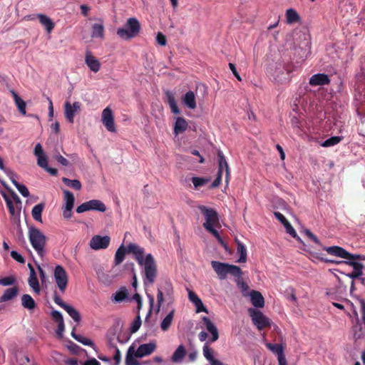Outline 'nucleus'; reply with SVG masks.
<instances>
[{
  "label": "nucleus",
  "instance_id": "nucleus-64",
  "mask_svg": "<svg viewBox=\"0 0 365 365\" xmlns=\"http://www.w3.org/2000/svg\"><path fill=\"white\" fill-rule=\"evenodd\" d=\"M34 153L36 157L44 155L43 148L40 143H37L36 145V146L34 148Z\"/></svg>",
  "mask_w": 365,
  "mask_h": 365
},
{
  "label": "nucleus",
  "instance_id": "nucleus-54",
  "mask_svg": "<svg viewBox=\"0 0 365 365\" xmlns=\"http://www.w3.org/2000/svg\"><path fill=\"white\" fill-rule=\"evenodd\" d=\"M156 41L160 46H165L167 44L166 36L161 32H158L156 36Z\"/></svg>",
  "mask_w": 365,
  "mask_h": 365
},
{
  "label": "nucleus",
  "instance_id": "nucleus-15",
  "mask_svg": "<svg viewBox=\"0 0 365 365\" xmlns=\"http://www.w3.org/2000/svg\"><path fill=\"white\" fill-rule=\"evenodd\" d=\"M353 338L356 342L365 339V323L356 317V323L352 327Z\"/></svg>",
  "mask_w": 365,
  "mask_h": 365
},
{
  "label": "nucleus",
  "instance_id": "nucleus-3",
  "mask_svg": "<svg viewBox=\"0 0 365 365\" xmlns=\"http://www.w3.org/2000/svg\"><path fill=\"white\" fill-rule=\"evenodd\" d=\"M202 320L205 325L207 330L212 335L209 341L205 342L202 347L203 356L210 363L211 365H223L220 360L215 358V351L212 347L210 346V343L215 342L219 339L218 329L208 317H203Z\"/></svg>",
  "mask_w": 365,
  "mask_h": 365
},
{
  "label": "nucleus",
  "instance_id": "nucleus-60",
  "mask_svg": "<svg viewBox=\"0 0 365 365\" xmlns=\"http://www.w3.org/2000/svg\"><path fill=\"white\" fill-rule=\"evenodd\" d=\"M306 235L311 240H312L314 242H315L316 244L317 245H319L320 244V242L319 240V239L317 238V237L314 235L309 230H306L304 231Z\"/></svg>",
  "mask_w": 365,
  "mask_h": 365
},
{
  "label": "nucleus",
  "instance_id": "nucleus-6",
  "mask_svg": "<svg viewBox=\"0 0 365 365\" xmlns=\"http://www.w3.org/2000/svg\"><path fill=\"white\" fill-rule=\"evenodd\" d=\"M141 29L140 24L136 18H129L124 28L117 30V35L122 39L130 40L136 37Z\"/></svg>",
  "mask_w": 365,
  "mask_h": 365
},
{
  "label": "nucleus",
  "instance_id": "nucleus-27",
  "mask_svg": "<svg viewBox=\"0 0 365 365\" xmlns=\"http://www.w3.org/2000/svg\"><path fill=\"white\" fill-rule=\"evenodd\" d=\"M187 354L186 349L184 345L180 344L175 349L171 356L173 363H181Z\"/></svg>",
  "mask_w": 365,
  "mask_h": 365
},
{
  "label": "nucleus",
  "instance_id": "nucleus-61",
  "mask_svg": "<svg viewBox=\"0 0 365 365\" xmlns=\"http://www.w3.org/2000/svg\"><path fill=\"white\" fill-rule=\"evenodd\" d=\"M5 200L9 212L11 213V215H14L15 214V207L13 202L9 197H6Z\"/></svg>",
  "mask_w": 365,
  "mask_h": 365
},
{
  "label": "nucleus",
  "instance_id": "nucleus-52",
  "mask_svg": "<svg viewBox=\"0 0 365 365\" xmlns=\"http://www.w3.org/2000/svg\"><path fill=\"white\" fill-rule=\"evenodd\" d=\"M286 229V231L288 234H289L292 237H297V232L294 227L291 225V224L287 221L286 223L283 225Z\"/></svg>",
  "mask_w": 365,
  "mask_h": 365
},
{
  "label": "nucleus",
  "instance_id": "nucleus-55",
  "mask_svg": "<svg viewBox=\"0 0 365 365\" xmlns=\"http://www.w3.org/2000/svg\"><path fill=\"white\" fill-rule=\"evenodd\" d=\"M359 304H360V313L361 315V318L360 321L361 322L365 323V300L363 299H359Z\"/></svg>",
  "mask_w": 365,
  "mask_h": 365
},
{
  "label": "nucleus",
  "instance_id": "nucleus-30",
  "mask_svg": "<svg viewBox=\"0 0 365 365\" xmlns=\"http://www.w3.org/2000/svg\"><path fill=\"white\" fill-rule=\"evenodd\" d=\"M19 288L17 287L6 289L3 295L0 297V302H4L13 299L17 296Z\"/></svg>",
  "mask_w": 365,
  "mask_h": 365
},
{
  "label": "nucleus",
  "instance_id": "nucleus-28",
  "mask_svg": "<svg viewBox=\"0 0 365 365\" xmlns=\"http://www.w3.org/2000/svg\"><path fill=\"white\" fill-rule=\"evenodd\" d=\"M37 18H38L40 24L45 27L47 33L50 34L51 32V31L53 29L54 26H55L53 21L49 17H48L46 15L41 14H38Z\"/></svg>",
  "mask_w": 365,
  "mask_h": 365
},
{
  "label": "nucleus",
  "instance_id": "nucleus-31",
  "mask_svg": "<svg viewBox=\"0 0 365 365\" xmlns=\"http://www.w3.org/2000/svg\"><path fill=\"white\" fill-rule=\"evenodd\" d=\"M89 210H96L99 212H105L106 207L105 204L99 200H91L87 201Z\"/></svg>",
  "mask_w": 365,
  "mask_h": 365
},
{
  "label": "nucleus",
  "instance_id": "nucleus-17",
  "mask_svg": "<svg viewBox=\"0 0 365 365\" xmlns=\"http://www.w3.org/2000/svg\"><path fill=\"white\" fill-rule=\"evenodd\" d=\"M120 329L118 325H114L111 327L107 331L106 341L109 347H115L117 336L119 334Z\"/></svg>",
  "mask_w": 365,
  "mask_h": 365
},
{
  "label": "nucleus",
  "instance_id": "nucleus-46",
  "mask_svg": "<svg viewBox=\"0 0 365 365\" xmlns=\"http://www.w3.org/2000/svg\"><path fill=\"white\" fill-rule=\"evenodd\" d=\"M14 185L24 197L29 196V191L24 185L20 184L18 182H14Z\"/></svg>",
  "mask_w": 365,
  "mask_h": 365
},
{
  "label": "nucleus",
  "instance_id": "nucleus-53",
  "mask_svg": "<svg viewBox=\"0 0 365 365\" xmlns=\"http://www.w3.org/2000/svg\"><path fill=\"white\" fill-rule=\"evenodd\" d=\"M148 298L149 299L150 309H149L148 313V314H147V316L145 317V323L148 322V319L150 318V317L151 315L153 307V304H154V297H153V296L151 295V294H148Z\"/></svg>",
  "mask_w": 365,
  "mask_h": 365
},
{
  "label": "nucleus",
  "instance_id": "nucleus-25",
  "mask_svg": "<svg viewBox=\"0 0 365 365\" xmlns=\"http://www.w3.org/2000/svg\"><path fill=\"white\" fill-rule=\"evenodd\" d=\"M51 315L53 320L58 323L57 334L61 335L65 329L63 318L61 313L57 310H53L51 312Z\"/></svg>",
  "mask_w": 365,
  "mask_h": 365
},
{
  "label": "nucleus",
  "instance_id": "nucleus-37",
  "mask_svg": "<svg viewBox=\"0 0 365 365\" xmlns=\"http://www.w3.org/2000/svg\"><path fill=\"white\" fill-rule=\"evenodd\" d=\"M175 314V309H173L170 313L163 319L160 324V328L163 331H165L170 328L173 320Z\"/></svg>",
  "mask_w": 365,
  "mask_h": 365
},
{
  "label": "nucleus",
  "instance_id": "nucleus-4",
  "mask_svg": "<svg viewBox=\"0 0 365 365\" xmlns=\"http://www.w3.org/2000/svg\"><path fill=\"white\" fill-rule=\"evenodd\" d=\"M324 250L331 255L347 259V262H344L351 266L354 270L364 271L363 264L359 262L365 259L364 255L351 254L339 246L326 247Z\"/></svg>",
  "mask_w": 365,
  "mask_h": 365
},
{
  "label": "nucleus",
  "instance_id": "nucleus-57",
  "mask_svg": "<svg viewBox=\"0 0 365 365\" xmlns=\"http://www.w3.org/2000/svg\"><path fill=\"white\" fill-rule=\"evenodd\" d=\"M54 158L57 160L58 163H59L62 165H68V160L64 157H63L61 155H60L58 153L55 155Z\"/></svg>",
  "mask_w": 365,
  "mask_h": 365
},
{
  "label": "nucleus",
  "instance_id": "nucleus-8",
  "mask_svg": "<svg viewBox=\"0 0 365 365\" xmlns=\"http://www.w3.org/2000/svg\"><path fill=\"white\" fill-rule=\"evenodd\" d=\"M217 157H218V163H219L218 172H217V178H215V180L212 182V183L210 186V188L217 187L220 185L221 181H222V173L224 170L225 171V182L227 183V185L229 183L230 173V168H229L228 163L226 160V158L221 151H218Z\"/></svg>",
  "mask_w": 365,
  "mask_h": 365
},
{
  "label": "nucleus",
  "instance_id": "nucleus-2",
  "mask_svg": "<svg viewBox=\"0 0 365 365\" xmlns=\"http://www.w3.org/2000/svg\"><path fill=\"white\" fill-rule=\"evenodd\" d=\"M211 265L220 279H225L227 274H230L236 278L235 282L242 292L249 289V286L242 279L243 272L240 267L218 261H212Z\"/></svg>",
  "mask_w": 365,
  "mask_h": 365
},
{
  "label": "nucleus",
  "instance_id": "nucleus-21",
  "mask_svg": "<svg viewBox=\"0 0 365 365\" xmlns=\"http://www.w3.org/2000/svg\"><path fill=\"white\" fill-rule=\"evenodd\" d=\"M28 266L30 269V276L28 280L29 284L36 292H39L40 286L35 269L31 264H29Z\"/></svg>",
  "mask_w": 365,
  "mask_h": 365
},
{
  "label": "nucleus",
  "instance_id": "nucleus-1",
  "mask_svg": "<svg viewBox=\"0 0 365 365\" xmlns=\"http://www.w3.org/2000/svg\"><path fill=\"white\" fill-rule=\"evenodd\" d=\"M127 252L132 253L138 264L143 266V284L145 286L153 284L158 275L156 262L151 254H148L144 257V248L139 245L130 243L127 246Z\"/></svg>",
  "mask_w": 365,
  "mask_h": 365
},
{
  "label": "nucleus",
  "instance_id": "nucleus-16",
  "mask_svg": "<svg viewBox=\"0 0 365 365\" xmlns=\"http://www.w3.org/2000/svg\"><path fill=\"white\" fill-rule=\"evenodd\" d=\"M156 344L155 342H150L148 344H143L138 346L135 353L136 358H142L145 356H148L155 351L156 349Z\"/></svg>",
  "mask_w": 365,
  "mask_h": 365
},
{
  "label": "nucleus",
  "instance_id": "nucleus-39",
  "mask_svg": "<svg viewBox=\"0 0 365 365\" xmlns=\"http://www.w3.org/2000/svg\"><path fill=\"white\" fill-rule=\"evenodd\" d=\"M91 36L93 38H104V26L103 24H94L93 25Z\"/></svg>",
  "mask_w": 365,
  "mask_h": 365
},
{
  "label": "nucleus",
  "instance_id": "nucleus-33",
  "mask_svg": "<svg viewBox=\"0 0 365 365\" xmlns=\"http://www.w3.org/2000/svg\"><path fill=\"white\" fill-rule=\"evenodd\" d=\"M286 19L288 24H293L300 21V16L293 9H289L286 11Z\"/></svg>",
  "mask_w": 365,
  "mask_h": 365
},
{
  "label": "nucleus",
  "instance_id": "nucleus-29",
  "mask_svg": "<svg viewBox=\"0 0 365 365\" xmlns=\"http://www.w3.org/2000/svg\"><path fill=\"white\" fill-rule=\"evenodd\" d=\"M182 102L187 108L195 109L197 105L194 92L192 91H187L184 96Z\"/></svg>",
  "mask_w": 365,
  "mask_h": 365
},
{
  "label": "nucleus",
  "instance_id": "nucleus-32",
  "mask_svg": "<svg viewBox=\"0 0 365 365\" xmlns=\"http://www.w3.org/2000/svg\"><path fill=\"white\" fill-rule=\"evenodd\" d=\"M135 349L133 346H130L127 351L125 356V365H140L139 362L135 359Z\"/></svg>",
  "mask_w": 365,
  "mask_h": 365
},
{
  "label": "nucleus",
  "instance_id": "nucleus-10",
  "mask_svg": "<svg viewBox=\"0 0 365 365\" xmlns=\"http://www.w3.org/2000/svg\"><path fill=\"white\" fill-rule=\"evenodd\" d=\"M249 313L252 317L254 324L257 326L259 330L270 327L269 319L267 318L262 312L250 308L249 309Z\"/></svg>",
  "mask_w": 365,
  "mask_h": 365
},
{
  "label": "nucleus",
  "instance_id": "nucleus-47",
  "mask_svg": "<svg viewBox=\"0 0 365 365\" xmlns=\"http://www.w3.org/2000/svg\"><path fill=\"white\" fill-rule=\"evenodd\" d=\"M16 277L14 276H9L0 279V285L2 286H10L16 282Z\"/></svg>",
  "mask_w": 365,
  "mask_h": 365
},
{
  "label": "nucleus",
  "instance_id": "nucleus-38",
  "mask_svg": "<svg viewBox=\"0 0 365 365\" xmlns=\"http://www.w3.org/2000/svg\"><path fill=\"white\" fill-rule=\"evenodd\" d=\"M75 330L76 328L74 327L71 331V336L74 339H76V341H78V342L81 343L83 345L94 347L95 344L91 339L86 338L80 334H77L75 332Z\"/></svg>",
  "mask_w": 365,
  "mask_h": 365
},
{
  "label": "nucleus",
  "instance_id": "nucleus-36",
  "mask_svg": "<svg viewBox=\"0 0 365 365\" xmlns=\"http://www.w3.org/2000/svg\"><path fill=\"white\" fill-rule=\"evenodd\" d=\"M21 304L24 308L29 310L34 309L36 307V302L34 299L27 294H25L21 297Z\"/></svg>",
  "mask_w": 365,
  "mask_h": 365
},
{
  "label": "nucleus",
  "instance_id": "nucleus-45",
  "mask_svg": "<svg viewBox=\"0 0 365 365\" xmlns=\"http://www.w3.org/2000/svg\"><path fill=\"white\" fill-rule=\"evenodd\" d=\"M342 140V137L340 136H334L328 138L325 141H324L322 144L323 147H330L335 145L341 142Z\"/></svg>",
  "mask_w": 365,
  "mask_h": 365
},
{
  "label": "nucleus",
  "instance_id": "nucleus-48",
  "mask_svg": "<svg viewBox=\"0 0 365 365\" xmlns=\"http://www.w3.org/2000/svg\"><path fill=\"white\" fill-rule=\"evenodd\" d=\"M140 325H141V319H140V314L138 313L135 319L132 323V325L130 327V332L131 333L136 332L140 329Z\"/></svg>",
  "mask_w": 365,
  "mask_h": 365
},
{
  "label": "nucleus",
  "instance_id": "nucleus-44",
  "mask_svg": "<svg viewBox=\"0 0 365 365\" xmlns=\"http://www.w3.org/2000/svg\"><path fill=\"white\" fill-rule=\"evenodd\" d=\"M267 347L270 351L275 353L277 355V357L281 356L284 354L283 347L279 344H273L271 343H268V344H267Z\"/></svg>",
  "mask_w": 365,
  "mask_h": 365
},
{
  "label": "nucleus",
  "instance_id": "nucleus-9",
  "mask_svg": "<svg viewBox=\"0 0 365 365\" xmlns=\"http://www.w3.org/2000/svg\"><path fill=\"white\" fill-rule=\"evenodd\" d=\"M53 276L60 292L64 293L68 284V277L66 271L61 265H57L54 269Z\"/></svg>",
  "mask_w": 365,
  "mask_h": 365
},
{
  "label": "nucleus",
  "instance_id": "nucleus-13",
  "mask_svg": "<svg viewBox=\"0 0 365 365\" xmlns=\"http://www.w3.org/2000/svg\"><path fill=\"white\" fill-rule=\"evenodd\" d=\"M110 241L109 236L94 235L90 241V247L94 250L106 249L109 246Z\"/></svg>",
  "mask_w": 365,
  "mask_h": 365
},
{
  "label": "nucleus",
  "instance_id": "nucleus-43",
  "mask_svg": "<svg viewBox=\"0 0 365 365\" xmlns=\"http://www.w3.org/2000/svg\"><path fill=\"white\" fill-rule=\"evenodd\" d=\"M63 194H64V200L66 201V204H65L64 207H66L68 209L73 208L74 201H75L73 194L71 192H70L69 190H64Z\"/></svg>",
  "mask_w": 365,
  "mask_h": 365
},
{
  "label": "nucleus",
  "instance_id": "nucleus-5",
  "mask_svg": "<svg viewBox=\"0 0 365 365\" xmlns=\"http://www.w3.org/2000/svg\"><path fill=\"white\" fill-rule=\"evenodd\" d=\"M200 210L205 217V222L203 223L205 229L215 237L219 242H222L218 231L215 229V227L219 224L217 212L212 208H207L205 206L200 207Z\"/></svg>",
  "mask_w": 365,
  "mask_h": 365
},
{
  "label": "nucleus",
  "instance_id": "nucleus-19",
  "mask_svg": "<svg viewBox=\"0 0 365 365\" xmlns=\"http://www.w3.org/2000/svg\"><path fill=\"white\" fill-rule=\"evenodd\" d=\"M85 62L88 67L94 73H97L101 68L100 61L91 54V51L86 53Z\"/></svg>",
  "mask_w": 365,
  "mask_h": 365
},
{
  "label": "nucleus",
  "instance_id": "nucleus-49",
  "mask_svg": "<svg viewBox=\"0 0 365 365\" xmlns=\"http://www.w3.org/2000/svg\"><path fill=\"white\" fill-rule=\"evenodd\" d=\"M164 302V297H163V292L160 289H158V294H157V309H156V313H159L160 310V307L162 304Z\"/></svg>",
  "mask_w": 365,
  "mask_h": 365
},
{
  "label": "nucleus",
  "instance_id": "nucleus-12",
  "mask_svg": "<svg viewBox=\"0 0 365 365\" xmlns=\"http://www.w3.org/2000/svg\"><path fill=\"white\" fill-rule=\"evenodd\" d=\"M102 123L108 131L112 133L116 131L113 113L109 107L104 108L102 112Z\"/></svg>",
  "mask_w": 365,
  "mask_h": 365
},
{
  "label": "nucleus",
  "instance_id": "nucleus-34",
  "mask_svg": "<svg viewBox=\"0 0 365 365\" xmlns=\"http://www.w3.org/2000/svg\"><path fill=\"white\" fill-rule=\"evenodd\" d=\"M45 204L41 202L38 205H36L31 211L33 218L40 222H42V212L44 209Z\"/></svg>",
  "mask_w": 365,
  "mask_h": 365
},
{
  "label": "nucleus",
  "instance_id": "nucleus-22",
  "mask_svg": "<svg viewBox=\"0 0 365 365\" xmlns=\"http://www.w3.org/2000/svg\"><path fill=\"white\" fill-rule=\"evenodd\" d=\"M250 295L251 302L255 307L262 308L264 306V297L259 292L252 290Z\"/></svg>",
  "mask_w": 365,
  "mask_h": 365
},
{
  "label": "nucleus",
  "instance_id": "nucleus-23",
  "mask_svg": "<svg viewBox=\"0 0 365 365\" xmlns=\"http://www.w3.org/2000/svg\"><path fill=\"white\" fill-rule=\"evenodd\" d=\"M10 93L14 98V101L15 102V104L21 114L23 115H25L26 114V102L17 94V93L14 91L11 90Z\"/></svg>",
  "mask_w": 365,
  "mask_h": 365
},
{
  "label": "nucleus",
  "instance_id": "nucleus-62",
  "mask_svg": "<svg viewBox=\"0 0 365 365\" xmlns=\"http://www.w3.org/2000/svg\"><path fill=\"white\" fill-rule=\"evenodd\" d=\"M285 70L284 65L281 63H277L276 65V71H275V76L279 77L280 74H284V71Z\"/></svg>",
  "mask_w": 365,
  "mask_h": 365
},
{
  "label": "nucleus",
  "instance_id": "nucleus-24",
  "mask_svg": "<svg viewBox=\"0 0 365 365\" xmlns=\"http://www.w3.org/2000/svg\"><path fill=\"white\" fill-rule=\"evenodd\" d=\"M188 127L187 120L182 117L176 118L175 123L174 125L173 133L175 135L185 132Z\"/></svg>",
  "mask_w": 365,
  "mask_h": 365
},
{
  "label": "nucleus",
  "instance_id": "nucleus-26",
  "mask_svg": "<svg viewBox=\"0 0 365 365\" xmlns=\"http://www.w3.org/2000/svg\"><path fill=\"white\" fill-rule=\"evenodd\" d=\"M356 79L359 83V88H362L365 101V56L361 59V73L356 75Z\"/></svg>",
  "mask_w": 365,
  "mask_h": 365
},
{
  "label": "nucleus",
  "instance_id": "nucleus-7",
  "mask_svg": "<svg viewBox=\"0 0 365 365\" xmlns=\"http://www.w3.org/2000/svg\"><path fill=\"white\" fill-rule=\"evenodd\" d=\"M29 237L31 244L38 255L43 257L44 255V247L46 243V236L39 229L31 227L29 230Z\"/></svg>",
  "mask_w": 365,
  "mask_h": 365
},
{
  "label": "nucleus",
  "instance_id": "nucleus-42",
  "mask_svg": "<svg viewBox=\"0 0 365 365\" xmlns=\"http://www.w3.org/2000/svg\"><path fill=\"white\" fill-rule=\"evenodd\" d=\"M190 180L193 183L195 189L199 190L201 187L205 185L210 181V179L206 178L192 177Z\"/></svg>",
  "mask_w": 365,
  "mask_h": 365
},
{
  "label": "nucleus",
  "instance_id": "nucleus-35",
  "mask_svg": "<svg viewBox=\"0 0 365 365\" xmlns=\"http://www.w3.org/2000/svg\"><path fill=\"white\" fill-rule=\"evenodd\" d=\"M126 252L127 247H125L124 245H122L118 247L115 255V265H118L123 262Z\"/></svg>",
  "mask_w": 365,
  "mask_h": 365
},
{
  "label": "nucleus",
  "instance_id": "nucleus-50",
  "mask_svg": "<svg viewBox=\"0 0 365 365\" xmlns=\"http://www.w3.org/2000/svg\"><path fill=\"white\" fill-rule=\"evenodd\" d=\"M37 158V165L42 168L43 169H45L46 168V167L48 166V160H47V157L46 156V155H40L38 157H36Z\"/></svg>",
  "mask_w": 365,
  "mask_h": 365
},
{
  "label": "nucleus",
  "instance_id": "nucleus-41",
  "mask_svg": "<svg viewBox=\"0 0 365 365\" xmlns=\"http://www.w3.org/2000/svg\"><path fill=\"white\" fill-rule=\"evenodd\" d=\"M128 293L125 287H121L113 294V301L115 302H121L128 297Z\"/></svg>",
  "mask_w": 365,
  "mask_h": 365
},
{
  "label": "nucleus",
  "instance_id": "nucleus-20",
  "mask_svg": "<svg viewBox=\"0 0 365 365\" xmlns=\"http://www.w3.org/2000/svg\"><path fill=\"white\" fill-rule=\"evenodd\" d=\"M189 300L192 302L196 307V312H205L208 313L207 308L203 305L202 300L198 297L195 292L189 290L188 292Z\"/></svg>",
  "mask_w": 365,
  "mask_h": 365
},
{
  "label": "nucleus",
  "instance_id": "nucleus-51",
  "mask_svg": "<svg viewBox=\"0 0 365 365\" xmlns=\"http://www.w3.org/2000/svg\"><path fill=\"white\" fill-rule=\"evenodd\" d=\"M130 339L129 334L126 332L122 333L119 332V334L117 336V341L120 344H125Z\"/></svg>",
  "mask_w": 365,
  "mask_h": 365
},
{
  "label": "nucleus",
  "instance_id": "nucleus-63",
  "mask_svg": "<svg viewBox=\"0 0 365 365\" xmlns=\"http://www.w3.org/2000/svg\"><path fill=\"white\" fill-rule=\"evenodd\" d=\"M86 211H89V207H88L87 202L82 203L81 205L78 206L76 208V212L78 213H82V212H84Z\"/></svg>",
  "mask_w": 365,
  "mask_h": 365
},
{
  "label": "nucleus",
  "instance_id": "nucleus-56",
  "mask_svg": "<svg viewBox=\"0 0 365 365\" xmlns=\"http://www.w3.org/2000/svg\"><path fill=\"white\" fill-rule=\"evenodd\" d=\"M115 349V354L113 355V360L115 361V365H119L121 361V353L119 349L117 347H113Z\"/></svg>",
  "mask_w": 365,
  "mask_h": 365
},
{
  "label": "nucleus",
  "instance_id": "nucleus-14",
  "mask_svg": "<svg viewBox=\"0 0 365 365\" xmlns=\"http://www.w3.org/2000/svg\"><path fill=\"white\" fill-rule=\"evenodd\" d=\"M81 103L76 101L73 104L70 102L65 103V117L69 123H73L74 121V115L76 112L81 110Z\"/></svg>",
  "mask_w": 365,
  "mask_h": 365
},
{
  "label": "nucleus",
  "instance_id": "nucleus-59",
  "mask_svg": "<svg viewBox=\"0 0 365 365\" xmlns=\"http://www.w3.org/2000/svg\"><path fill=\"white\" fill-rule=\"evenodd\" d=\"M364 271L353 270V272L348 274L351 279H359L361 282V277L363 276Z\"/></svg>",
  "mask_w": 365,
  "mask_h": 365
},
{
  "label": "nucleus",
  "instance_id": "nucleus-40",
  "mask_svg": "<svg viewBox=\"0 0 365 365\" xmlns=\"http://www.w3.org/2000/svg\"><path fill=\"white\" fill-rule=\"evenodd\" d=\"M237 252L240 255V258L237 262L239 263L245 262L247 261V249L240 241H237Z\"/></svg>",
  "mask_w": 365,
  "mask_h": 365
},
{
  "label": "nucleus",
  "instance_id": "nucleus-18",
  "mask_svg": "<svg viewBox=\"0 0 365 365\" xmlns=\"http://www.w3.org/2000/svg\"><path fill=\"white\" fill-rule=\"evenodd\" d=\"M330 83V79L328 75L324 73H317L313 75L309 79V84L312 86H325Z\"/></svg>",
  "mask_w": 365,
  "mask_h": 365
},
{
  "label": "nucleus",
  "instance_id": "nucleus-58",
  "mask_svg": "<svg viewBox=\"0 0 365 365\" xmlns=\"http://www.w3.org/2000/svg\"><path fill=\"white\" fill-rule=\"evenodd\" d=\"M11 257L15 259L16 261H17L18 262H20V263H24L25 262V259L24 258L22 257L21 255H20L19 252H17L16 251H11Z\"/></svg>",
  "mask_w": 365,
  "mask_h": 365
},
{
  "label": "nucleus",
  "instance_id": "nucleus-11",
  "mask_svg": "<svg viewBox=\"0 0 365 365\" xmlns=\"http://www.w3.org/2000/svg\"><path fill=\"white\" fill-rule=\"evenodd\" d=\"M53 299L54 302L63 308L76 322L78 323L81 321V314L79 312L72 306L63 302L56 291L54 292Z\"/></svg>",
  "mask_w": 365,
  "mask_h": 365
}]
</instances>
